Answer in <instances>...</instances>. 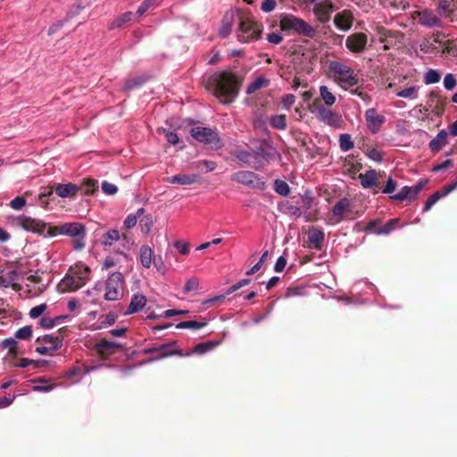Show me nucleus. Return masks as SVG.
I'll return each instance as SVG.
<instances>
[{"label": "nucleus", "mask_w": 457, "mask_h": 457, "mask_svg": "<svg viewBox=\"0 0 457 457\" xmlns=\"http://www.w3.org/2000/svg\"><path fill=\"white\" fill-rule=\"evenodd\" d=\"M17 224L28 231L55 237L66 235L73 238V247L80 251L85 247L86 228L79 222H68L60 226L47 227L46 223L30 217L21 216L17 219Z\"/></svg>", "instance_id": "nucleus-1"}, {"label": "nucleus", "mask_w": 457, "mask_h": 457, "mask_svg": "<svg viewBox=\"0 0 457 457\" xmlns=\"http://www.w3.org/2000/svg\"><path fill=\"white\" fill-rule=\"evenodd\" d=\"M242 80L233 72L220 71L212 74L207 82V88L212 91L221 104H229L238 96Z\"/></svg>", "instance_id": "nucleus-2"}, {"label": "nucleus", "mask_w": 457, "mask_h": 457, "mask_svg": "<svg viewBox=\"0 0 457 457\" xmlns=\"http://www.w3.org/2000/svg\"><path fill=\"white\" fill-rule=\"evenodd\" d=\"M90 272V268L81 263L71 267L68 273L57 285L58 292L63 294L82 287L88 280Z\"/></svg>", "instance_id": "nucleus-3"}, {"label": "nucleus", "mask_w": 457, "mask_h": 457, "mask_svg": "<svg viewBox=\"0 0 457 457\" xmlns=\"http://www.w3.org/2000/svg\"><path fill=\"white\" fill-rule=\"evenodd\" d=\"M238 40L244 43L256 40L262 33V25L255 22L248 13H239Z\"/></svg>", "instance_id": "nucleus-4"}, {"label": "nucleus", "mask_w": 457, "mask_h": 457, "mask_svg": "<svg viewBox=\"0 0 457 457\" xmlns=\"http://www.w3.org/2000/svg\"><path fill=\"white\" fill-rule=\"evenodd\" d=\"M189 133L192 137L204 144L210 149L219 150L223 146L217 129L206 127H194L190 129Z\"/></svg>", "instance_id": "nucleus-5"}, {"label": "nucleus", "mask_w": 457, "mask_h": 457, "mask_svg": "<svg viewBox=\"0 0 457 457\" xmlns=\"http://www.w3.org/2000/svg\"><path fill=\"white\" fill-rule=\"evenodd\" d=\"M281 30H294L296 34L313 38L317 31L303 20L297 18L294 15H286L281 18L279 21Z\"/></svg>", "instance_id": "nucleus-6"}, {"label": "nucleus", "mask_w": 457, "mask_h": 457, "mask_svg": "<svg viewBox=\"0 0 457 457\" xmlns=\"http://www.w3.org/2000/svg\"><path fill=\"white\" fill-rule=\"evenodd\" d=\"M328 69L333 72L342 87H354L358 84L359 79L350 66L337 61L328 63Z\"/></svg>", "instance_id": "nucleus-7"}, {"label": "nucleus", "mask_w": 457, "mask_h": 457, "mask_svg": "<svg viewBox=\"0 0 457 457\" xmlns=\"http://www.w3.org/2000/svg\"><path fill=\"white\" fill-rule=\"evenodd\" d=\"M253 162L258 163L255 165V170H261L264 166L273 160L279 157L278 151L266 140H263L260 145L252 149Z\"/></svg>", "instance_id": "nucleus-8"}, {"label": "nucleus", "mask_w": 457, "mask_h": 457, "mask_svg": "<svg viewBox=\"0 0 457 457\" xmlns=\"http://www.w3.org/2000/svg\"><path fill=\"white\" fill-rule=\"evenodd\" d=\"M312 113L316 114V117L321 122L337 129L342 128L343 119L340 114L334 112L332 110L323 106L319 99H315L312 105L310 108Z\"/></svg>", "instance_id": "nucleus-9"}, {"label": "nucleus", "mask_w": 457, "mask_h": 457, "mask_svg": "<svg viewBox=\"0 0 457 457\" xmlns=\"http://www.w3.org/2000/svg\"><path fill=\"white\" fill-rule=\"evenodd\" d=\"M124 277L122 273L116 271L112 273L105 282L104 299L106 301H117L123 295Z\"/></svg>", "instance_id": "nucleus-10"}, {"label": "nucleus", "mask_w": 457, "mask_h": 457, "mask_svg": "<svg viewBox=\"0 0 457 457\" xmlns=\"http://www.w3.org/2000/svg\"><path fill=\"white\" fill-rule=\"evenodd\" d=\"M231 180L254 189L264 190L266 188V183L262 178L250 170L234 172L231 175Z\"/></svg>", "instance_id": "nucleus-11"}, {"label": "nucleus", "mask_w": 457, "mask_h": 457, "mask_svg": "<svg viewBox=\"0 0 457 457\" xmlns=\"http://www.w3.org/2000/svg\"><path fill=\"white\" fill-rule=\"evenodd\" d=\"M176 345V341H170L166 344H161L158 345L146 347L144 349V353L145 354H155L153 360H159L170 355L185 356L189 354H185L180 350L177 349Z\"/></svg>", "instance_id": "nucleus-12"}, {"label": "nucleus", "mask_w": 457, "mask_h": 457, "mask_svg": "<svg viewBox=\"0 0 457 457\" xmlns=\"http://www.w3.org/2000/svg\"><path fill=\"white\" fill-rule=\"evenodd\" d=\"M37 343L49 344V346H37L36 352L43 355H54V352L59 350L62 346V338L54 337L52 335H44L37 338Z\"/></svg>", "instance_id": "nucleus-13"}, {"label": "nucleus", "mask_w": 457, "mask_h": 457, "mask_svg": "<svg viewBox=\"0 0 457 457\" xmlns=\"http://www.w3.org/2000/svg\"><path fill=\"white\" fill-rule=\"evenodd\" d=\"M368 44V36L363 32H355L345 39V47L353 54H361Z\"/></svg>", "instance_id": "nucleus-14"}, {"label": "nucleus", "mask_w": 457, "mask_h": 457, "mask_svg": "<svg viewBox=\"0 0 457 457\" xmlns=\"http://www.w3.org/2000/svg\"><path fill=\"white\" fill-rule=\"evenodd\" d=\"M121 239L124 250H129L133 245V241L127 234L120 235L117 229H110L102 236L101 243L104 246H112L115 242Z\"/></svg>", "instance_id": "nucleus-15"}, {"label": "nucleus", "mask_w": 457, "mask_h": 457, "mask_svg": "<svg viewBox=\"0 0 457 457\" xmlns=\"http://www.w3.org/2000/svg\"><path fill=\"white\" fill-rule=\"evenodd\" d=\"M434 42L438 43L439 53L448 57H457V38L448 39L443 33L434 35Z\"/></svg>", "instance_id": "nucleus-16"}, {"label": "nucleus", "mask_w": 457, "mask_h": 457, "mask_svg": "<svg viewBox=\"0 0 457 457\" xmlns=\"http://www.w3.org/2000/svg\"><path fill=\"white\" fill-rule=\"evenodd\" d=\"M436 11L439 17L457 22V0H438Z\"/></svg>", "instance_id": "nucleus-17"}, {"label": "nucleus", "mask_w": 457, "mask_h": 457, "mask_svg": "<svg viewBox=\"0 0 457 457\" xmlns=\"http://www.w3.org/2000/svg\"><path fill=\"white\" fill-rule=\"evenodd\" d=\"M334 8L335 6L332 2L328 0L321 1L314 4L313 13L319 21L325 23L330 20Z\"/></svg>", "instance_id": "nucleus-18"}, {"label": "nucleus", "mask_w": 457, "mask_h": 457, "mask_svg": "<svg viewBox=\"0 0 457 457\" xmlns=\"http://www.w3.org/2000/svg\"><path fill=\"white\" fill-rule=\"evenodd\" d=\"M351 212V201L344 197L336 203L332 209V219L335 223H339L345 219L346 214Z\"/></svg>", "instance_id": "nucleus-19"}, {"label": "nucleus", "mask_w": 457, "mask_h": 457, "mask_svg": "<svg viewBox=\"0 0 457 457\" xmlns=\"http://www.w3.org/2000/svg\"><path fill=\"white\" fill-rule=\"evenodd\" d=\"M365 119L368 128L372 134L378 133L381 125L386 120L385 116L378 114L374 108H370L365 112Z\"/></svg>", "instance_id": "nucleus-20"}, {"label": "nucleus", "mask_w": 457, "mask_h": 457, "mask_svg": "<svg viewBox=\"0 0 457 457\" xmlns=\"http://www.w3.org/2000/svg\"><path fill=\"white\" fill-rule=\"evenodd\" d=\"M80 187L73 184L71 182L69 183H55L54 184V192L55 194L62 198H75L79 193Z\"/></svg>", "instance_id": "nucleus-21"}, {"label": "nucleus", "mask_w": 457, "mask_h": 457, "mask_svg": "<svg viewBox=\"0 0 457 457\" xmlns=\"http://www.w3.org/2000/svg\"><path fill=\"white\" fill-rule=\"evenodd\" d=\"M353 22V15L349 10H343L340 12H337L334 17V24L335 26L343 31H348Z\"/></svg>", "instance_id": "nucleus-22"}, {"label": "nucleus", "mask_w": 457, "mask_h": 457, "mask_svg": "<svg viewBox=\"0 0 457 457\" xmlns=\"http://www.w3.org/2000/svg\"><path fill=\"white\" fill-rule=\"evenodd\" d=\"M419 22L428 28L441 27L440 18L431 10H423L418 13Z\"/></svg>", "instance_id": "nucleus-23"}, {"label": "nucleus", "mask_w": 457, "mask_h": 457, "mask_svg": "<svg viewBox=\"0 0 457 457\" xmlns=\"http://www.w3.org/2000/svg\"><path fill=\"white\" fill-rule=\"evenodd\" d=\"M428 104L435 113L442 114L446 104V97L442 96L438 91H432L429 94Z\"/></svg>", "instance_id": "nucleus-24"}, {"label": "nucleus", "mask_w": 457, "mask_h": 457, "mask_svg": "<svg viewBox=\"0 0 457 457\" xmlns=\"http://www.w3.org/2000/svg\"><path fill=\"white\" fill-rule=\"evenodd\" d=\"M120 348H121L120 344L106 339H102L96 345V350L102 357L112 354Z\"/></svg>", "instance_id": "nucleus-25"}, {"label": "nucleus", "mask_w": 457, "mask_h": 457, "mask_svg": "<svg viewBox=\"0 0 457 457\" xmlns=\"http://www.w3.org/2000/svg\"><path fill=\"white\" fill-rule=\"evenodd\" d=\"M166 181L170 184H179L187 186L199 183L201 181V178L197 174H176L174 176L168 177L166 179Z\"/></svg>", "instance_id": "nucleus-26"}, {"label": "nucleus", "mask_w": 457, "mask_h": 457, "mask_svg": "<svg viewBox=\"0 0 457 457\" xmlns=\"http://www.w3.org/2000/svg\"><path fill=\"white\" fill-rule=\"evenodd\" d=\"M361 184L364 188H372L378 186V173L375 170H369L359 175Z\"/></svg>", "instance_id": "nucleus-27"}, {"label": "nucleus", "mask_w": 457, "mask_h": 457, "mask_svg": "<svg viewBox=\"0 0 457 457\" xmlns=\"http://www.w3.org/2000/svg\"><path fill=\"white\" fill-rule=\"evenodd\" d=\"M235 16L236 14L233 11H228L224 14L221 21V26L219 30V33L222 37H226L231 33Z\"/></svg>", "instance_id": "nucleus-28"}, {"label": "nucleus", "mask_w": 457, "mask_h": 457, "mask_svg": "<svg viewBox=\"0 0 457 457\" xmlns=\"http://www.w3.org/2000/svg\"><path fill=\"white\" fill-rule=\"evenodd\" d=\"M146 304V297L143 295H133L130 303L128 307V310L125 312L126 315H129L132 313L138 312L141 311Z\"/></svg>", "instance_id": "nucleus-29"}, {"label": "nucleus", "mask_w": 457, "mask_h": 457, "mask_svg": "<svg viewBox=\"0 0 457 457\" xmlns=\"http://www.w3.org/2000/svg\"><path fill=\"white\" fill-rule=\"evenodd\" d=\"M324 238H325L324 232L320 229L312 228L309 232V242H310L311 245L315 249H318V250L321 249V247L323 245Z\"/></svg>", "instance_id": "nucleus-30"}, {"label": "nucleus", "mask_w": 457, "mask_h": 457, "mask_svg": "<svg viewBox=\"0 0 457 457\" xmlns=\"http://www.w3.org/2000/svg\"><path fill=\"white\" fill-rule=\"evenodd\" d=\"M447 143V133L445 130H441L430 142L429 149L433 153L439 152L442 147Z\"/></svg>", "instance_id": "nucleus-31"}, {"label": "nucleus", "mask_w": 457, "mask_h": 457, "mask_svg": "<svg viewBox=\"0 0 457 457\" xmlns=\"http://www.w3.org/2000/svg\"><path fill=\"white\" fill-rule=\"evenodd\" d=\"M234 156L239 160L240 162L246 164L248 167L255 170V165L258 163L257 162H253V157L251 151L245 150H237L234 152Z\"/></svg>", "instance_id": "nucleus-32"}, {"label": "nucleus", "mask_w": 457, "mask_h": 457, "mask_svg": "<svg viewBox=\"0 0 457 457\" xmlns=\"http://www.w3.org/2000/svg\"><path fill=\"white\" fill-rule=\"evenodd\" d=\"M140 262L143 267L149 269L154 262L153 250L148 245H143L140 248Z\"/></svg>", "instance_id": "nucleus-33"}, {"label": "nucleus", "mask_w": 457, "mask_h": 457, "mask_svg": "<svg viewBox=\"0 0 457 457\" xmlns=\"http://www.w3.org/2000/svg\"><path fill=\"white\" fill-rule=\"evenodd\" d=\"M220 341H219V340H210V341L202 342V343L197 344L193 348L192 352L196 354H204V353L212 350L213 348H215L217 345H220Z\"/></svg>", "instance_id": "nucleus-34"}, {"label": "nucleus", "mask_w": 457, "mask_h": 457, "mask_svg": "<svg viewBox=\"0 0 457 457\" xmlns=\"http://www.w3.org/2000/svg\"><path fill=\"white\" fill-rule=\"evenodd\" d=\"M270 80L264 77H257L246 88V94L251 95L256 90L269 86Z\"/></svg>", "instance_id": "nucleus-35"}, {"label": "nucleus", "mask_w": 457, "mask_h": 457, "mask_svg": "<svg viewBox=\"0 0 457 457\" xmlns=\"http://www.w3.org/2000/svg\"><path fill=\"white\" fill-rule=\"evenodd\" d=\"M135 17V14L132 12H126L119 16H117L110 24V29H116L123 26L125 23L130 21Z\"/></svg>", "instance_id": "nucleus-36"}, {"label": "nucleus", "mask_w": 457, "mask_h": 457, "mask_svg": "<svg viewBox=\"0 0 457 457\" xmlns=\"http://www.w3.org/2000/svg\"><path fill=\"white\" fill-rule=\"evenodd\" d=\"M80 187V194L90 195L94 194V192L97 189V181L90 179H86L79 186Z\"/></svg>", "instance_id": "nucleus-37"}, {"label": "nucleus", "mask_w": 457, "mask_h": 457, "mask_svg": "<svg viewBox=\"0 0 457 457\" xmlns=\"http://www.w3.org/2000/svg\"><path fill=\"white\" fill-rule=\"evenodd\" d=\"M399 222L400 219L398 218L391 219L383 227L378 228V229L375 230L374 233L376 235H388L395 228L396 225Z\"/></svg>", "instance_id": "nucleus-38"}, {"label": "nucleus", "mask_w": 457, "mask_h": 457, "mask_svg": "<svg viewBox=\"0 0 457 457\" xmlns=\"http://www.w3.org/2000/svg\"><path fill=\"white\" fill-rule=\"evenodd\" d=\"M320 95L326 105L331 106L336 103V96L329 91L327 86L320 87Z\"/></svg>", "instance_id": "nucleus-39"}, {"label": "nucleus", "mask_w": 457, "mask_h": 457, "mask_svg": "<svg viewBox=\"0 0 457 457\" xmlns=\"http://www.w3.org/2000/svg\"><path fill=\"white\" fill-rule=\"evenodd\" d=\"M418 87H410L403 90H395L396 96L402 98L415 99L418 96Z\"/></svg>", "instance_id": "nucleus-40"}, {"label": "nucleus", "mask_w": 457, "mask_h": 457, "mask_svg": "<svg viewBox=\"0 0 457 457\" xmlns=\"http://www.w3.org/2000/svg\"><path fill=\"white\" fill-rule=\"evenodd\" d=\"M439 48L438 43L434 42V37L432 40L427 39L420 45V50L426 54L439 53Z\"/></svg>", "instance_id": "nucleus-41"}, {"label": "nucleus", "mask_w": 457, "mask_h": 457, "mask_svg": "<svg viewBox=\"0 0 457 457\" xmlns=\"http://www.w3.org/2000/svg\"><path fill=\"white\" fill-rule=\"evenodd\" d=\"M162 0H145L138 7L136 15L141 16L150 8L158 6Z\"/></svg>", "instance_id": "nucleus-42"}, {"label": "nucleus", "mask_w": 457, "mask_h": 457, "mask_svg": "<svg viewBox=\"0 0 457 457\" xmlns=\"http://www.w3.org/2000/svg\"><path fill=\"white\" fill-rule=\"evenodd\" d=\"M270 126L277 129H285L287 127V119L285 114L274 115L270 120Z\"/></svg>", "instance_id": "nucleus-43"}, {"label": "nucleus", "mask_w": 457, "mask_h": 457, "mask_svg": "<svg viewBox=\"0 0 457 457\" xmlns=\"http://www.w3.org/2000/svg\"><path fill=\"white\" fill-rule=\"evenodd\" d=\"M441 73L437 70L429 69L424 75V82L427 85L439 82Z\"/></svg>", "instance_id": "nucleus-44"}, {"label": "nucleus", "mask_w": 457, "mask_h": 457, "mask_svg": "<svg viewBox=\"0 0 457 457\" xmlns=\"http://www.w3.org/2000/svg\"><path fill=\"white\" fill-rule=\"evenodd\" d=\"M18 343L14 338H6L2 342V347L9 351V354L15 357L18 354L17 351Z\"/></svg>", "instance_id": "nucleus-45"}, {"label": "nucleus", "mask_w": 457, "mask_h": 457, "mask_svg": "<svg viewBox=\"0 0 457 457\" xmlns=\"http://www.w3.org/2000/svg\"><path fill=\"white\" fill-rule=\"evenodd\" d=\"M274 190L276 193L283 196H287L290 193V187L288 184L281 179L275 180Z\"/></svg>", "instance_id": "nucleus-46"}, {"label": "nucleus", "mask_w": 457, "mask_h": 457, "mask_svg": "<svg viewBox=\"0 0 457 457\" xmlns=\"http://www.w3.org/2000/svg\"><path fill=\"white\" fill-rule=\"evenodd\" d=\"M339 145L342 151H349L353 148L354 144L352 140L351 135L341 134L339 137Z\"/></svg>", "instance_id": "nucleus-47"}, {"label": "nucleus", "mask_w": 457, "mask_h": 457, "mask_svg": "<svg viewBox=\"0 0 457 457\" xmlns=\"http://www.w3.org/2000/svg\"><path fill=\"white\" fill-rule=\"evenodd\" d=\"M207 325L206 321L188 320L182 321L177 325L178 328L201 329Z\"/></svg>", "instance_id": "nucleus-48"}, {"label": "nucleus", "mask_w": 457, "mask_h": 457, "mask_svg": "<svg viewBox=\"0 0 457 457\" xmlns=\"http://www.w3.org/2000/svg\"><path fill=\"white\" fill-rule=\"evenodd\" d=\"M144 82H145V79L141 77L128 79L124 84V89L126 91L133 90L136 87L142 86L144 84Z\"/></svg>", "instance_id": "nucleus-49"}, {"label": "nucleus", "mask_w": 457, "mask_h": 457, "mask_svg": "<svg viewBox=\"0 0 457 457\" xmlns=\"http://www.w3.org/2000/svg\"><path fill=\"white\" fill-rule=\"evenodd\" d=\"M390 198L393 200H397V201H403V200L412 201V199H411V188H409L408 186H405V187H402L401 190L397 194L391 195Z\"/></svg>", "instance_id": "nucleus-50"}, {"label": "nucleus", "mask_w": 457, "mask_h": 457, "mask_svg": "<svg viewBox=\"0 0 457 457\" xmlns=\"http://www.w3.org/2000/svg\"><path fill=\"white\" fill-rule=\"evenodd\" d=\"M32 337V327L31 326H24L19 328L15 332V338L21 340H27Z\"/></svg>", "instance_id": "nucleus-51"}, {"label": "nucleus", "mask_w": 457, "mask_h": 457, "mask_svg": "<svg viewBox=\"0 0 457 457\" xmlns=\"http://www.w3.org/2000/svg\"><path fill=\"white\" fill-rule=\"evenodd\" d=\"M157 132L158 133H163L164 134V137L166 138V140L170 144V145H177L179 143V136L172 132V131H170L166 129H163V128H161V129H157Z\"/></svg>", "instance_id": "nucleus-52"}, {"label": "nucleus", "mask_w": 457, "mask_h": 457, "mask_svg": "<svg viewBox=\"0 0 457 457\" xmlns=\"http://www.w3.org/2000/svg\"><path fill=\"white\" fill-rule=\"evenodd\" d=\"M428 182V179H420L413 187H409L411 188V199H416L418 194L427 186Z\"/></svg>", "instance_id": "nucleus-53"}, {"label": "nucleus", "mask_w": 457, "mask_h": 457, "mask_svg": "<svg viewBox=\"0 0 457 457\" xmlns=\"http://www.w3.org/2000/svg\"><path fill=\"white\" fill-rule=\"evenodd\" d=\"M269 252L266 250L262 253L259 262L254 264L249 270L246 271V275L250 276L256 273L262 268V263L267 260Z\"/></svg>", "instance_id": "nucleus-54"}, {"label": "nucleus", "mask_w": 457, "mask_h": 457, "mask_svg": "<svg viewBox=\"0 0 457 457\" xmlns=\"http://www.w3.org/2000/svg\"><path fill=\"white\" fill-rule=\"evenodd\" d=\"M141 230L143 233L147 234L153 228V219L151 216H145L139 221Z\"/></svg>", "instance_id": "nucleus-55"}, {"label": "nucleus", "mask_w": 457, "mask_h": 457, "mask_svg": "<svg viewBox=\"0 0 457 457\" xmlns=\"http://www.w3.org/2000/svg\"><path fill=\"white\" fill-rule=\"evenodd\" d=\"M443 197L440 192L437 190L434 194H432L425 203L424 212H428L431 209V207L441 198Z\"/></svg>", "instance_id": "nucleus-56"}, {"label": "nucleus", "mask_w": 457, "mask_h": 457, "mask_svg": "<svg viewBox=\"0 0 457 457\" xmlns=\"http://www.w3.org/2000/svg\"><path fill=\"white\" fill-rule=\"evenodd\" d=\"M456 86V79L453 74L447 73L444 78V87L447 90H453Z\"/></svg>", "instance_id": "nucleus-57"}, {"label": "nucleus", "mask_w": 457, "mask_h": 457, "mask_svg": "<svg viewBox=\"0 0 457 457\" xmlns=\"http://www.w3.org/2000/svg\"><path fill=\"white\" fill-rule=\"evenodd\" d=\"M85 0H79L78 4L73 5L71 9L69 11V12L66 15L65 21H68L69 19L74 17L75 15L79 14V12L84 9L83 2Z\"/></svg>", "instance_id": "nucleus-58"}, {"label": "nucleus", "mask_w": 457, "mask_h": 457, "mask_svg": "<svg viewBox=\"0 0 457 457\" xmlns=\"http://www.w3.org/2000/svg\"><path fill=\"white\" fill-rule=\"evenodd\" d=\"M61 319H62L61 316L55 317L54 319L43 317V318H41L39 323L45 328H51L54 327L57 320H59Z\"/></svg>", "instance_id": "nucleus-59"}, {"label": "nucleus", "mask_w": 457, "mask_h": 457, "mask_svg": "<svg viewBox=\"0 0 457 457\" xmlns=\"http://www.w3.org/2000/svg\"><path fill=\"white\" fill-rule=\"evenodd\" d=\"M46 307L47 306H46V303H42V304H39V305H37V306L33 307L29 311V316L32 319L38 318L39 316H41L43 314V312L46 311Z\"/></svg>", "instance_id": "nucleus-60"}, {"label": "nucleus", "mask_w": 457, "mask_h": 457, "mask_svg": "<svg viewBox=\"0 0 457 457\" xmlns=\"http://www.w3.org/2000/svg\"><path fill=\"white\" fill-rule=\"evenodd\" d=\"M26 204V200L22 196H17L14 199H12L9 205L14 209V210H21L22 207H24Z\"/></svg>", "instance_id": "nucleus-61"}, {"label": "nucleus", "mask_w": 457, "mask_h": 457, "mask_svg": "<svg viewBox=\"0 0 457 457\" xmlns=\"http://www.w3.org/2000/svg\"><path fill=\"white\" fill-rule=\"evenodd\" d=\"M101 187L103 192L106 195H114L118 191V187L114 184L107 181H104Z\"/></svg>", "instance_id": "nucleus-62"}, {"label": "nucleus", "mask_w": 457, "mask_h": 457, "mask_svg": "<svg viewBox=\"0 0 457 457\" xmlns=\"http://www.w3.org/2000/svg\"><path fill=\"white\" fill-rule=\"evenodd\" d=\"M276 0H262L261 10L264 12H270L276 7Z\"/></svg>", "instance_id": "nucleus-63"}, {"label": "nucleus", "mask_w": 457, "mask_h": 457, "mask_svg": "<svg viewBox=\"0 0 457 457\" xmlns=\"http://www.w3.org/2000/svg\"><path fill=\"white\" fill-rule=\"evenodd\" d=\"M199 282L196 278H189L185 287H184V293H189L191 291H195L198 289Z\"/></svg>", "instance_id": "nucleus-64"}]
</instances>
